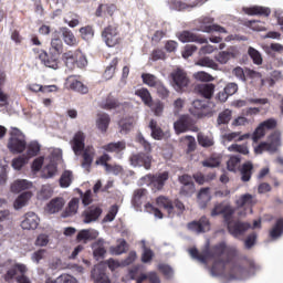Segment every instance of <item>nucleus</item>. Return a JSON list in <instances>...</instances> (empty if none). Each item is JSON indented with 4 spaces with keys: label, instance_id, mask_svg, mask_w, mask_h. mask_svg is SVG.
Listing matches in <instances>:
<instances>
[{
    "label": "nucleus",
    "instance_id": "12",
    "mask_svg": "<svg viewBox=\"0 0 283 283\" xmlns=\"http://www.w3.org/2000/svg\"><path fill=\"white\" fill-rule=\"evenodd\" d=\"M172 83L176 92H185V87L189 86V77L182 69H177L171 73Z\"/></svg>",
    "mask_w": 283,
    "mask_h": 283
},
{
    "label": "nucleus",
    "instance_id": "56",
    "mask_svg": "<svg viewBox=\"0 0 283 283\" xmlns=\"http://www.w3.org/2000/svg\"><path fill=\"white\" fill-rule=\"evenodd\" d=\"M196 65L200 67H210L211 70H218V63L210 57H201L197 61Z\"/></svg>",
    "mask_w": 283,
    "mask_h": 283
},
{
    "label": "nucleus",
    "instance_id": "31",
    "mask_svg": "<svg viewBox=\"0 0 283 283\" xmlns=\"http://www.w3.org/2000/svg\"><path fill=\"white\" fill-rule=\"evenodd\" d=\"M63 207H65V200L61 197H56L46 205V211L48 213H59Z\"/></svg>",
    "mask_w": 283,
    "mask_h": 283
},
{
    "label": "nucleus",
    "instance_id": "37",
    "mask_svg": "<svg viewBox=\"0 0 283 283\" xmlns=\"http://www.w3.org/2000/svg\"><path fill=\"white\" fill-rule=\"evenodd\" d=\"M93 255L95 259L101 260L105 258L107 250L105 249V242L103 240H97L92 244Z\"/></svg>",
    "mask_w": 283,
    "mask_h": 283
},
{
    "label": "nucleus",
    "instance_id": "11",
    "mask_svg": "<svg viewBox=\"0 0 283 283\" xmlns=\"http://www.w3.org/2000/svg\"><path fill=\"white\" fill-rule=\"evenodd\" d=\"M188 231H192L193 233H207L211 231V221L207 216H202L199 220H193L187 223Z\"/></svg>",
    "mask_w": 283,
    "mask_h": 283
},
{
    "label": "nucleus",
    "instance_id": "16",
    "mask_svg": "<svg viewBox=\"0 0 283 283\" xmlns=\"http://www.w3.org/2000/svg\"><path fill=\"white\" fill-rule=\"evenodd\" d=\"M129 161L133 167H144L145 169H151V156L145 153L132 155L129 157Z\"/></svg>",
    "mask_w": 283,
    "mask_h": 283
},
{
    "label": "nucleus",
    "instance_id": "62",
    "mask_svg": "<svg viewBox=\"0 0 283 283\" xmlns=\"http://www.w3.org/2000/svg\"><path fill=\"white\" fill-rule=\"evenodd\" d=\"M229 151H235L238 154H243V156H247V154H249V147H247V145L232 144L229 147Z\"/></svg>",
    "mask_w": 283,
    "mask_h": 283
},
{
    "label": "nucleus",
    "instance_id": "17",
    "mask_svg": "<svg viewBox=\"0 0 283 283\" xmlns=\"http://www.w3.org/2000/svg\"><path fill=\"white\" fill-rule=\"evenodd\" d=\"M227 229L230 235H233V238H240V235H244L249 229H251V223L234 221L232 224H229Z\"/></svg>",
    "mask_w": 283,
    "mask_h": 283
},
{
    "label": "nucleus",
    "instance_id": "21",
    "mask_svg": "<svg viewBox=\"0 0 283 283\" xmlns=\"http://www.w3.org/2000/svg\"><path fill=\"white\" fill-rule=\"evenodd\" d=\"M60 33L62 41L65 43V45H69V48H76V45H78L76 35H74V32H72V30H70L67 27L60 28Z\"/></svg>",
    "mask_w": 283,
    "mask_h": 283
},
{
    "label": "nucleus",
    "instance_id": "45",
    "mask_svg": "<svg viewBox=\"0 0 283 283\" xmlns=\"http://www.w3.org/2000/svg\"><path fill=\"white\" fill-rule=\"evenodd\" d=\"M142 81L144 85H148V87H157L160 82V80H158V77L151 73H143Z\"/></svg>",
    "mask_w": 283,
    "mask_h": 283
},
{
    "label": "nucleus",
    "instance_id": "64",
    "mask_svg": "<svg viewBox=\"0 0 283 283\" xmlns=\"http://www.w3.org/2000/svg\"><path fill=\"white\" fill-rule=\"evenodd\" d=\"M55 174H56V166L54 164H49L43 169V178H54Z\"/></svg>",
    "mask_w": 283,
    "mask_h": 283
},
{
    "label": "nucleus",
    "instance_id": "60",
    "mask_svg": "<svg viewBox=\"0 0 283 283\" xmlns=\"http://www.w3.org/2000/svg\"><path fill=\"white\" fill-rule=\"evenodd\" d=\"M155 88L157 90V94L159 98H169V88H167V86H165L164 83L159 82V84L157 86H155Z\"/></svg>",
    "mask_w": 283,
    "mask_h": 283
},
{
    "label": "nucleus",
    "instance_id": "10",
    "mask_svg": "<svg viewBox=\"0 0 283 283\" xmlns=\"http://www.w3.org/2000/svg\"><path fill=\"white\" fill-rule=\"evenodd\" d=\"M190 112L198 118H205V116H213V108L211 107V103L202 99H195L192 102V108Z\"/></svg>",
    "mask_w": 283,
    "mask_h": 283
},
{
    "label": "nucleus",
    "instance_id": "25",
    "mask_svg": "<svg viewBox=\"0 0 283 283\" xmlns=\"http://www.w3.org/2000/svg\"><path fill=\"white\" fill-rule=\"evenodd\" d=\"M67 83L70 90H73V92H78L80 94H87L90 92V88L83 82L76 80V75L69 76Z\"/></svg>",
    "mask_w": 283,
    "mask_h": 283
},
{
    "label": "nucleus",
    "instance_id": "29",
    "mask_svg": "<svg viewBox=\"0 0 283 283\" xmlns=\"http://www.w3.org/2000/svg\"><path fill=\"white\" fill-rule=\"evenodd\" d=\"M96 155V151L94 150V147H87L83 155H82V167L84 169H87L90 171V169H92V163H94V156Z\"/></svg>",
    "mask_w": 283,
    "mask_h": 283
},
{
    "label": "nucleus",
    "instance_id": "14",
    "mask_svg": "<svg viewBox=\"0 0 283 283\" xmlns=\"http://www.w3.org/2000/svg\"><path fill=\"white\" fill-rule=\"evenodd\" d=\"M101 216H103V208L93 205L82 212V220L84 224H92V222L98 221Z\"/></svg>",
    "mask_w": 283,
    "mask_h": 283
},
{
    "label": "nucleus",
    "instance_id": "18",
    "mask_svg": "<svg viewBox=\"0 0 283 283\" xmlns=\"http://www.w3.org/2000/svg\"><path fill=\"white\" fill-rule=\"evenodd\" d=\"M39 216L34 212H27L21 222V228L25 231H34V229L39 228Z\"/></svg>",
    "mask_w": 283,
    "mask_h": 283
},
{
    "label": "nucleus",
    "instance_id": "44",
    "mask_svg": "<svg viewBox=\"0 0 283 283\" xmlns=\"http://www.w3.org/2000/svg\"><path fill=\"white\" fill-rule=\"evenodd\" d=\"M240 163H242V157L241 156H231L229 160L227 161V169L228 171H232L235 174L238 169H240Z\"/></svg>",
    "mask_w": 283,
    "mask_h": 283
},
{
    "label": "nucleus",
    "instance_id": "54",
    "mask_svg": "<svg viewBox=\"0 0 283 283\" xmlns=\"http://www.w3.org/2000/svg\"><path fill=\"white\" fill-rule=\"evenodd\" d=\"M80 35L84 41H90V39H94V27L86 25L80 28Z\"/></svg>",
    "mask_w": 283,
    "mask_h": 283
},
{
    "label": "nucleus",
    "instance_id": "50",
    "mask_svg": "<svg viewBox=\"0 0 283 283\" xmlns=\"http://www.w3.org/2000/svg\"><path fill=\"white\" fill-rule=\"evenodd\" d=\"M41 151V145L38 142H30L27 145V156L28 158H34V156H39Z\"/></svg>",
    "mask_w": 283,
    "mask_h": 283
},
{
    "label": "nucleus",
    "instance_id": "30",
    "mask_svg": "<svg viewBox=\"0 0 283 283\" xmlns=\"http://www.w3.org/2000/svg\"><path fill=\"white\" fill-rule=\"evenodd\" d=\"M118 57H114L108 65H106L105 71L103 73V78L105 81H112L114 78V74H116V70H118V63H119Z\"/></svg>",
    "mask_w": 283,
    "mask_h": 283
},
{
    "label": "nucleus",
    "instance_id": "52",
    "mask_svg": "<svg viewBox=\"0 0 283 283\" xmlns=\"http://www.w3.org/2000/svg\"><path fill=\"white\" fill-rule=\"evenodd\" d=\"M235 214V208L231 207V205H227L226 211L222 213L224 224H227V228L229 224L233 223V216Z\"/></svg>",
    "mask_w": 283,
    "mask_h": 283
},
{
    "label": "nucleus",
    "instance_id": "27",
    "mask_svg": "<svg viewBox=\"0 0 283 283\" xmlns=\"http://www.w3.org/2000/svg\"><path fill=\"white\" fill-rule=\"evenodd\" d=\"M134 125H136V119L133 116L123 117L118 122L119 134H129L134 129Z\"/></svg>",
    "mask_w": 283,
    "mask_h": 283
},
{
    "label": "nucleus",
    "instance_id": "9",
    "mask_svg": "<svg viewBox=\"0 0 283 283\" xmlns=\"http://www.w3.org/2000/svg\"><path fill=\"white\" fill-rule=\"evenodd\" d=\"M17 273H21V275L17 276ZM25 273H28V266H25V264L17 263L7 271L4 281L10 282L15 277L18 283H31L30 277H28Z\"/></svg>",
    "mask_w": 283,
    "mask_h": 283
},
{
    "label": "nucleus",
    "instance_id": "63",
    "mask_svg": "<svg viewBox=\"0 0 283 283\" xmlns=\"http://www.w3.org/2000/svg\"><path fill=\"white\" fill-rule=\"evenodd\" d=\"M227 210V205L224 203H216L213 209L211 210L210 216L216 218V216H222V213Z\"/></svg>",
    "mask_w": 283,
    "mask_h": 283
},
{
    "label": "nucleus",
    "instance_id": "36",
    "mask_svg": "<svg viewBox=\"0 0 283 283\" xmlns=\"http://www.w3.org/2000/svg\"><path fill=\"white\" fill-rule=\"evenodd\" d=\"M102 109H118L120 107V102L118 98L114 97L112 94H109L105 101L101 102L99 104Z\"/></svg>",
    "mask_w": 283,
    "mask_h": 283
},
{
    "label": "nucleus",
    "instance_id": "61",
    "mask_svg": "<svg viewBox=\"0 0 283 283\" xmlns=\"http://www.w3.org/2000/svg\"><path fill=\"white\" fill-rule=\"evenodd\" d=\"M151 61H165L167 59V53L163 49H155L150 54Z\"/></svg>",
    "mask_w": 283,
    "mask_h": 283
},
{
    "label": "nucleus",
    "instance_id": "26",
    "mask_svg": "<svg viewBox=\"0 0 283 283\" xmlns=\"http://www.w3.org/2000/svg\"><path fill=\"white\" fill-rule=\"evenodd\" d=\"M109 123H112V118L107 113L97 114L96 127L99 129L102 134H106L109 128Z\"/></svg>",
    "mask_w": 283,
    "mask_h": 283
},
{
    "label": "nucleus",
    "instance_id": "47",
    "mask_svg": "<svg viewBox=\"0 0 283 283\" xmlns=\"http://www.w3.org/2000/svg\"><path fill=\"white\" fill-rule=\"evenodd\" d=\"M149 109H151V112L155 114V116H163V113L165 112V104L159 101H153L149 105H148Z\"/></svg>",
    "mask_w": 283,
    "mask_h": 283
},
{
    "label": "nucleus",
    "instance_id": "7",
    "mask_svg": "<svg viewBox=\"0 0 283 283\" xmlns=\"http://www.w3.org/2000/svg\"><path fill=\"white\" fill-rule=\"evenodd\" d=\"M153 191H163L167 180H169V171L157 172L155 175L148 174L142 178Z\"/></svg>",
    "mask_w": 283,
    "mask_h": 283
},
{
    "label": "nucleus",
    "instance_id": "28",
    "mask_svg": "<svg viewBox=\"0 0 283 283\" xmlns=\"http://www.w3.org/2000/svg\"><path fill=\"white\" fill-rule=\"evenodd\" d=\"M239 171L241 175L242 182H249L254 171L253 163L245 161L244 164L241 165Z\"/></svg>",
    "mask_w": 283,
    "mask_h": 283
},
{
    "label": "nucleus",
    "instance_id": "48",
    "mask_svg": "<svg viewBox=\"0 0 283 283\" xmlns=\"http://www.w3.org/2000/svg\"><path fill=\"white\" fill-rule=\"evenodd\" d=\"M118 244L116 247L111 248V253L113 255H123V253L127 252V241L125 239H119Z\"/></svg>",
    "mask_w": 283,
    "mask_h": 283
},
{
    "label": "nucleus",
    "instance_id": "1",
    "mask_svg": "<svg viewBox=\"0 0 283 283\" xmlns=\"http://www.w3.org/2000/svg\"><path fill=\"white\" fill-rule=\"evenodd\" d=\"M190 256L193 260H198L201 264H209V260H213L210 272L212 275H222L224 269L231 262L229 258L224 259L222 255H233L235 250L229 249L226 242H220L212 245L210 249L206 248L202 252L198 251L196 248L189 249Z\"/></svg>",
    "mask_w": 283,
    "mask_h": 283
},
{
    "label": "nucleus",
    "instance_id": "53",
    "mask_svg": "<svg viewBox=\"0 0 283 283\" xmlns=\"http://www.w3.org/2000/svg\"><path fill=\"white\" fill-rule=\"evenodd\" d=\"M244 25H247V28H250V30H253L254 32H264L266 30L264 23L255 20L245 21Z\"/></svg>",
    "mask_w": 283,
    "mask_h": 283
},
{
    "label": "nucleus",
    "instance_id": "41",
    "mask_svg": "<svg viewBox=\"0 0 283 283\" xmlns=\"http://www.w3.org/2000/svg\"><path fill=\"white\" fill-rule=\"evenodd\" d=\"M283 233V218H279L275 222V224L270 230V238L272 240H277V238H281Z\"/></svg>",
    "mask_w": 283,
    "mask_h": 283
},
{
    "label": "nucleus",
    "instance_id": "33",
    "mask_svg": "<svg viewBox=\"0 0 283 283\" xmlns=\"http://www.w3.org/2000/svg\"><path fill=\"white\" fill-rule=\"evenodd\" d=\"M148 127L151 130L150 136L154 140H163L165 138V132H163V128L158 126V122L156 119H150Z\"/></svg>",
    "mask_w": 283,
    "mask_h": 283
},
{
    "label": "nucleus",
    "instance_id": "24",
    "mask_svg": "<svg viewBox=\"0 0 283 283\" xmlns=\"http://www.w3.org/2000/svg\"><path fill=\"white\" fill-rule=\"evenodd\" d=\"M245 14L250 17H271V8L253 6L244 9Z\"/></svg>",
    "mask_w": 283,
    "mask_h": 283
},
{
    "label": "nucleus",
    "instance_id": "42",
    "mask_svg": "<svg viewBox=\"0 0 283 283\" xmlns=\"http://www.w3.org/2000/svg\"><path fill=\"white\" fill-rule=\"evenodd\" d=\"M30 198H32V192H22L13 203L14 209H23V207H25V205H28V202L30 201Z\"/></svg>",
    "mask_w": 283,
    "mask_h": 283
},
{
    "label": "nucleus",
    "instance_id": "32",
    "mask_svg": "<svg viewBox=\"0 0 283 283\" xmlns=\"http://www.w3.org/2000/svg\"><path fill=\"white\" fill-rule=\"evenodd\" d=\"M255 205H258V199H255V196L250 193L241 196L237 201V207L239 208L248 207L251 209L252 207H255Z\"/></svg>",
    "mask_w": 283,
    "mask_h": 283
},
{
    "label": "nucleus",
    "instance_id": "23",
    "mask_svg": "<svg viewBox=\"0 0 283 283\" xmlns=\"http://www.w3.org/2000/svg\"><path fill=\"white\" fill-rule=\"evenodd\" d=\"M157 207L165 209L170 218L176 216V211L174 210V201L166 196H159L156 199Z\"/></svg>",
    "mask_w": 283,
    "mask_h": 283
},
{
    "label": "nucleus",
    "instance_id": "15",
    "mask_svg": "<svg viewBox=\"0 0 283 283\" xmlns=\"http://www.w3.org/2000/svg\"><path fill=\"white\" fill-rule=\"evenodd\" d=\"M177 39L181 43H199V45L209 43L207 38L202 36L201 34L193 33L191 31H182V32L178 33Z\"/></svg>",
    "mask_w": 283,
    "mask_h": 283
},
{
    "label": "nucleus",
    "instance_id": "59",
    "mask_svg": "<svg viewBox=\"0 0 283 283\" xmlns=\"http://www.w3.org/2000/svg\"><path fill=\"white\" fill-rule=\"evenodd\" d=\"M27 163H28V157L19 156L18 158H14L12 160V167H13V169H17L18 171H21V169H23V167Z\"/></svg>",
    "mask_w": 283,
    "mask_h": 283
},
{
    "label": "nucleus",
    "instance_id": "4",
    "mask_svg": "<svg viewBox=\"0 0 283 283\" xmlns=\"http://www.w3.org/2000/svg\"><path fill=\"white\" fill-rule=\"evenodd\" d=\"M7 147L11 154H23L28 147L25 135L21 129L13 127L10 132V137Z\"/></svg>",
    "mask_w": 283,
    "mask_h": 283
},
{
    "label": "nucleus",
    "instance_id": "38",
    "mask_svg": "<svg viewBox=\"0 0 283 283\" xmlns=\"http://www.w3.org/2000/svg\"><path fill=\"white\" fill-rule=\"evenodd\" d=\"M135 96H138L146 107H148V105H151V102L154 101V97H151V93L146 87L136 90Z\"/></svg>",
    "mask_w": 283,
    "mask_h": 283
},
{
    "label": "nucleus",
    "instance_id": "49",
    "mask_svg": "<svg viewBox=\"0 0 283 283\" xmlns=\"http://www.w3.org/2000/svg\"><path fill=\"white\" fill-rule=\"evenodd\" d=\"M45 283H77V281L72 275L62 274L57 276L55 280H52V277H48Z\"/></svg>",
    "mask_w": 283,
    "mask_h": 283
},
{
    "label": "nucleus",
    "instance_id": "6",
    "mask_svg": "<svg viewBox=\"0 0 283 283\" xmlns=\"http://www.w3.org/2000/svg\"><path fill=\"white\" fill-rule=\"evenodd\" d=\"M280 145H282V133H280V130H274L269 135L268 142H262L258 145L255 153L262 154L263 151H272L275 154Z\"/></svg>",
    "mask_w": 283,
    "mask_h": 283
},
{
    "label": "nucleus",
    "instance_id": "39",
    "mask_svg": "<svg viewBox=\"0 0 283 283\" xmlns=\"http://www.w3.org/2000/svg\"><path fill=\"white\" fill-rule=\"evenodd\" d=\"M209 188H201L198 192V202L200 206V209H207V203L211 201V195L209 193Z\"/></svg>",
    "mask_w": 283,
    "mask_h": 283
},
{
    "label": "nucleus",
    "instance_id": "51",
    "mask_svg": "<svg viewBox=\"0 0 283 283\" xmlns=\"http://www.w3.org/2000/svg\"><path fill=\"white\" fill-rule=\"evenodd\" d=\"M54 193V190H52V186L50 185H43L38 192L39 200H49V198H52Z\"/></svg>",
    "mask_w": 283,
    "mask_h": 283
},
{
    "label": "nucleus",
    "instance_id": "43",
    "mask_svg": "<svg viewBox=\"0 0 283 283\" xmlns=\"http://www.w3.org/2000/svg\"><path fill=\"white\" fill-rule=\"evenodd\" d=\"M197 140L201 147H206V148L213 147V145H216V142L213 140V136L206 135L203 133H198Z\"/></svg>",
    "mask_w": 283,
    "mask_h": 283
},
{
    "label": "nucleus",
    "instance_id": "46",
    "mask_svg": "<svg viewBox=\"0 0 283 283\" xmlns=\"http://www.w3.org/2000/svg\"><path fill=\"white\" fill-rule=\"evenodd\" d=\"M72 180H74V175L71 170H65L60 177V187L67 189L72 185Z\"/></svg>",
    "mask_w": 283,
    "mask_h": 283
},
{
    "label": "nucleus",
    "instance_id": "35",
    "mask_svg": "<svg viewBox=\"0 0 283 283\" xmlns=\"http://www.w3.org/2000/svg\"><path fill=\"white\" fill-rule=\"evenodd\" d=\"M126 147L127 144L125 142H116L102 146V149H104V151H108L109 154H120V151H124Z\"/></svg>",
    "mask_w": 283,
    "mask_h": 283
},
{
    "label": "nucleus",
    "instance_id": "58",
    "mask_svg": "<svg viewBox=\"0 0 283 283\" xmlns=\"http://www.w3.org/2000/svg\"><path fill=\"white\" fill-rule=\"evenodd\" d=\"M231 109H224L222 113L218 116V125H227L231 120Z\"/></svg>",
    "mask_w": 283,
    "mask_h": 283
},
{
    "label": "nucleus",
    "instance_id": "5",
    "mask_svg": "<svg viewBox=\"0 0 283 283\" xmlns=\"http://www.w3.org/2000/svg\"><path fill=\"white\" fill-rule=\"evenodd\" d=\"M102 40L107 48H116V45H120L123 39L120 38L118 23H112L105 27L102 31Z\"/></svg>",
    "mask_w": 283,
    "mask_h": 283
},
{
    "label": "nucleus",
    "instance_id": "55",
    "mask_svg": "<svg viewBox=\"0 0 283 283\" xmlns=\"http://www.w3.org/2000/svg\"><path fill=\"white\" fill-rule=\"evenodd\" d=\"M248 54L250 59H252L254 65H262V54L260 51L255 50L253 46H250L248 49Z\"/></svg>",
    "mask_w": 283,
    "mask_h": 283
},
{
    "label": "nucleus",
    "instance_id": "3",
    "mask_svg": "<svg viewBox=\"0 0 283 283\" xmlns=\"http://www.w3.org/2000/svg\"><path fill=\"white\" fill-rule=\"evenodd\" d=\"M61 61L67 70H75L76 67H85L87 60L81 50H66L61 55Z\"/></svg>",
    "mask_w": 283,
    "mask_h": 283
},
{
    "label": "nucleus",
    "instance_id": "40",
    "mask_svg": "<svg viewBox=\"0 0 283 283\" xmlns=\"http://www.w3.org/2000/svg\"><path fill=\"white\" fill-rule=\"evenodd\" d=\"M32 184L25 179H18L11 185L12 193H20V191H25V189H30Z\"/></svg>",
    "mask_w": 283,
    "mask_h": 283
},
{
    "label": "nucleus",
    "instance_id": "57",
    "mask_svg": "<svg viewBox=\"0 0 283 283\" xmlns=\"http://www.w3.org/2000/svg\"><path fill=\"white\" fill-rule=\"evenodd\" d=\"M180 196H186L187 198L191 197L196 193V185L195 184H188L185 186H181L179 190Z\"/></svg>",
    "mask_w": 283,
    "mask_h": 283
},
{
    "label": "nucleus",
    "instance_id": "8",
    "mask_svg": "<svg viewBox=\"0 0 283 283\" xmlns=\"http://www.w3.org/2000/svg\"><path fill=\"white\" fill-rule=\"evenodd\" d=\"M175 134H186V132L198 133L199 128L193 118L189 115H181L178 120L174 123Z\"/></svg>",
    "mask_w": 283,
    "mask_h": 283
},
{
    "label": "nucleus",
    "instance_id": "34",
    "mask_svg": "<svg viewBox=\"0 0 283 283\" xmlns=\"http://www.w3.org/2000/svg\"><path fill=\"white\" fill-rule=\"evenodd\" d=\"M78 202L80 199L78 198H73L67 207L65 208V210L62 212V217L63 218H72V216H76V213H78Z\"/></svg>",
    "mask_w": 283,
    "mask_h": 283
},
{
    "label": "nucleus",
    "instance_id": "22",
    "mask_svg": "<svg viewBox=\"0 0 283 283\" xmlns=\"http://www.w3.org/2000/svg\"><path fill=\"white\" fill-rule=\"evenodd\" d=\"M196 92L203 98L211 101L216 93V85L213 83L199 84L196 86Z\"/></svg>",
    "mask_w": 283,
    "mask_h": 283
},
{
    "label": "nucleus",
    "instance_id": "19",
    "mask_svg": "<svg viewBox=\"0 0 283 283\" xmlns=\"http://www.w3.org/2000/svg\"><path fill=\"white\" fill-rule=\"evenodd\" d=\"M71 147L75 156L81 155V153L85 150V134L83 132L75 133L71 140Z\"/></svg>",
    "mask_w": 283,
    "mask_h": 283
},
{
    "label": "nucleus",
    "instance_id": "2",
    "mask_svg": "<svg viewBox=\"0 0 283 283\" xmlns=\"http://www.w3.org/2000/svg\"><path fill=\"white\" fill-rule=\"evenodd\" d=\"M63 40L61 38H52L49 52L34 48V54H38V59L41 61L42 65L50 67L51 70H59L61 61L59 60L64 54Z\"/></svg>",
    "mask_w": 283,
    "mask_h": 283
},
{
    "label": "nucleus",
    "instance_id": "13",
    "mask_svg": "<svg viewBox=\"0 0 283 283\" xmlns=\"http://www.w3.org/2000/svg\"><path fill=\"white\" fill-rule=\"evenodd\" d=\"M214 19L210 17L202 18L200 20V32H206L207 34H211V32H219V34H227L228 31L224 27L220 24H213Z\"/></svg>",
    "mask_w": 283,
    "mask_h": 283
},
{
    "label": "nucleus",
    "instance_id": "20",
    "mask_svg": "<svg viewBox=\"0 0 283 283\" xmlns=\"http://www.w3.org/2000/svg\"><path fill=\"white\" fill-rule=\"evenodd\" d=\"M105 271V265L98 264L92 270L91 277L94 279L95 283H112Z\"/></svg>",
    "mask_w": 283,
    "mask_h": 283
}]
</instances>
